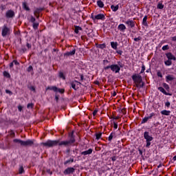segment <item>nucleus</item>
I'll list each match as a JSON object with an SVG mask.
<instances>
[{
  "label": "nucleus",
  "mask_w": 176,
  "mask_h": 176,
  "mask_svg": "<svg viewBox=\"0 0 176 176\" xmlns=\"http://www.w3.org/2000/svg\"><path fill=\"white\" fill-rule=\"evenodd\" d=\"M69 140L62 141L60 140H48L45 142H41V146H44V148H53L54 146H70L75 142V136L74 135V132L69 134Z\"/></svg>",
  "instance_id": "nucleus-1"
},
{
  "label": "nucleus",
  "mask_w": 176,
  "mask_h": 176,
  "mask_svg": "<svg viewBox=\"0 0 176 176\" xmlns=\"http://www.w3.org/2000/svg\"><path fill=\"white\" fill-rule=\"evenodd\" d=\"M120 68H123V66L118 62V65H111L110 66L104 67V70L111 69L114 74H119L120 72Z\"/></svg>",
  "instance_id": "nucleus-2"
},
{
  "label": "nucleus",
  "mask_w": 176,
  "mask_h": 176,
  "mask_svg": "<svg viewBox=\"0 0 176 176\" xmlns=\"http://www.w3.org/2000/svg\"><path fill=\"white\" fill-rule=\"evenodd\" d=\"M144 138L146 140V148H149L151 146V141H153V137L149 135V132L145 131L144 133Z\"/></svg>",
  "instance_id": "nucleus-3"
},
{
  "label": "nucleus",
  "mask_w": 176,
  "mask_h": 176,
  "mask_svg": "<svg viewBox=\"0 0 176 176\" xmlns=\"http://www.w3.org/2000/svg\"><path fill=\"white\" fill-rule=\"evenodd\" d=\"M1 35L5 38L8 35H10V28H8V25H4L1 30Z\"/></svg>",
  "instance_id": "nucleus-4"
},
{
  "label": "nucleus",
  "mask_w": 176,
  "mask_h": 176,
  "mask_svg": "<svg viewBox=\"0 0 176 176\" xmlns=\"http://www.w3.org/2000/svg\"><path fill=\"white\" fill-rule=\"evenodd\" d=\"M91 19L94 20V21H96V20H102L104 21L105 20V15L104 14H98L97 15H93L91 14Z\"/></svg>",
  "instance_id": "nucleus-5"
},
{
  "label": "nucleus",
  "mask_w": 176,
  "mask_h": 176,
  "mask_svg": "<svg viewBox=\"0 0 176 176\" xmlns=\"http://www.w3.org/2000/svg\"><path fill=\"white\" fill-rule=\"evenodd\" d=\"M132 80L134 83H142V76L140 74H134L132 76Z\"/></svg>",
  "instance_id": "nucleus-6"
},
{
  "label": "nucleus",
  "mask_w": 176,
  "mask_h": 176,
  "mask_svg": "<svg viewBox=\"0 0 176 176\" xmlns=\"http://www.w3.org/2000/svg\"><path fill=\"white\" fill-rule=\"evenodd\" d=\"M35 142V140H28L26 141H23L22 146H32L34 145V143Z\"/></svg>",
  "instance_id": "nucleus-7"
},
{
  "label": "nucleus",
  "mask_w": 176,
  "mask_h": 176,
  "mask_svg": "<svg viewBox=\"0 0 176 176\" xmlns=\"http://www.w3.org/2000/svg\"><path fill=\"white\" fill-rule=\"evenodd\" d=\"M73 173H75V168L72 167L67 168L63 171V174H65V175L73 174Z\"/></svg>",
  "instance_id": "nucleus-8"
},
{
  "label": "nucleus",
  "mask_w": 176,
  "mask_h": 176,
  "mask_svg": "<svg viewBox=\"0 0 176 176\" xmlns=\"http://www.w3.org/2000/svg\"><path fill=\"white\" fill-rule=\"evenodd\" d=\"M125 24H126L128 27H131V28H134L135 27V22L133 20H127L125 21Z\"/></svg>",
  "instance_id": "nucleus-9"
},
{
  "label": "nucleus",
  "mask_w": 176,
  "mask_h": 176,
  "mask_svg": "<svg viewBox=\"0 0 176 176\" xmlns=\"http://www.w3.org/2000/svg\"><path fill=\"white\" fill-rule=\"evenodd\" d=\"M14 16V11L10 10L6 12V16L8 19H13V16Z\"/></svg>",
  "instance_id": "nucleus-10"
},
{
  "label": "nucleus",
  "mask_w": 176,
  "mask_h": 176,
  "mask_svg": "<svg viewBox=\"0 0 176 176\" xmlns=\"http://www.w3.org/2000/svg\"><path fill=\"white\" fill-rule=\"evenodd\" d=\"M155 115H156V114H155V113H151L149 116L145 117L144 118L142 119V124L146 123V122H148V120L149 119H152V118H153V116H155Z\"/></svg>",
  "instance_id": "nucleus-11"
},
{
  "label": "nucleus",
  "mask_w": 176,
  "mask_h": 176,
  "mask_svg": "<svg viewBox=\"0 0 176 176\" xmlns=\"http://www.w3.org/2000/svg\"><path fill=\"white\" fill-rule=\"evenodd\" d=\"M79 85H80V82L77 80H74L71 82V86L74 90H76V86H79Z\"/></svg>",
  "instance_id": "nucleus-12"
},
{
  "label": "nucleus",
  "mask_w": 176,
  "mask_h": 176,
  "mask_svg": "<svg viewBox=\"0 0 176 176\" xmlns=\"http://www.w3.org/2000/svg\"><path fill=\"white\" fill-rule=\"evenodd\" d=\"M166 56L168 60H173L174 61H175V60H176L175 56H174V55H173V54H171V52H168V54H166Z\"/></svg>",
  "instance_id": "nucleus-13"
},
{
  "label": "nucleus",
  "mask_w": 176,
  "mask_h": 176,
  "mask_svg": "<svg viewBox=\"0 0 176 176\" xmlns=\"http://www.w3.org/2000/svg\"><path fill=\"white\" fill-rule=\"evenodd\" d=\"M75 53H76V50L74 49L72 51L67 52L65 53L64 56H67L69 57L70 56L75 55Z\"/></svg>",
  "instance_id": "nucleus-14"
},
{
  "label": "nucleus",
  "mask_w": 176,
  "mask_h": 176,
  "mask_svg": "<svg viewBox=\"0 0 176 176\" xmlns=\"http://www.w3.org/2000/svg\"><path fill=\"white\" fill-rule=\"evenodd\" d=\"M93 153V148H89L87 151H82L81 153V155H83L84 156H86V155H91Z\"/></svg>",
  "instance_id": "nucleus-15"
},
{
  "label": "nucleus",
  "mask_w": 176,
  "mask_h": 176,
  "mask_svg": "<svg viewBox=\"0 0 176 176\" xmlns=\"http://www.w3.org/2000/svg\"><path fill=\"white\" fill-rule=\"evenodd\" d=\"M118 28L121 32H124V31H126V25H124V24H120Z\"/></svg>",
  "instance_id": "nucleus-16"
},
{
  "label": "nucleus",
  "mask_w": 176,
  "mask_h": 176,
  "mask_svg": "<svg viewBox=\"0 0 176 176\" xmlns=\"http://www.w3.org/2000/svg\"><path fill=\"white\" fill-rule=\"evenodd\" d=\"M158 90L160 91H161V93H163V94H165V96H171L170 94L167 93V91H166V90L164 89V88L160 87H158Z\"/></svg>",
  "instance_id": "nucleus-17"
},
{
  "label": "nucleus",
  "mask_w": 176,
  "mask_h": 176,
  "mask_svg": "<svg viewBox=\"0 0 176 176\" xmlns=\"http://www.w3.org/2000/svg\"><path fill=\"white\" fill-rule=\"evenodd\" d=\"M46 90H52V91H55L56 93H57V91H58V88H57V87L56 86L47 87L46 88Z\"/></svg>",
  "instance_id": "nucleus-18"
},
{
  "label": "nucleus",
  "mask_w": 176,
  "mask_h": 176,
  "mask_svg": "<svg viewBox=\"0 0 176 176\" xmlns=\"http://www.w3.org/2000/svg\"><path fill=\"white\" fill-rule=\"evenodd\" d=\"M22 7L24 10H27L28 12L30 11V7L27 5V2H23Z\"/></svg>",
  "instance_id": "nucleus-19"
},
{
  "label": "nucleus",
  "mask_w": 176,
  "mask_h": 176,
  "mask_svg": "<svg viewBox=\"0 0 176 176\" xmlns=\"http://www.w3.org/2000/svg\"><path fill=\"white\" fill-rule=\"evenodd\" d=\"M162 115H164L165 116H170L171 111L167 110H163L161 111Z\"/></svg>",
  "instance_id": "nucleus-20"
},
{
  "label": "nucleus",
  "mask_w": 176,
  "mask_h": 176,
  "mask_svg": "<svg viewBox=\"0 0 176 176\" xmlns=\"http://www.w3.org/2000/svg\"><path fill=\"white\" fill-rule=\"evenodd\" d=\"M166 82L168 83L171 80H174V76L171 75H168L166 76Z\"/></svg>",
  "instance_id": "nucleus-21"
},
{
  "label": "nucleus",
  "mask_w": 176,
  "mask_h": 176,
  "mask_svg": "<svg viewBox=\"0 0 176 176\" xmlns=\"http://www.w3.org/2000/svg\"><path fill=\"white\" fill-rule=\"evenodd\" d=\"M111 10H113V12H118V10H119V5H117V6L111 5Z\"/></svg>",
  "instance_id": "nucleus-22"
},
{
  "label": "nucleus",
  "mask_w": 176,
  "mask_h": 176,
  "mask_svg": "<svg viewBox=\"0 0 176 176\" xmlns=\"http://www.w3.org/2000/svg\"><path fill=\"white\" fill-rule=\"evenodd\" d=\"M146 20H148V16H145L143 18V21H142V25H144V27H148V22H146Z\"/></svg>",
  "instance_id": "nucleus-23"
},
{
  "label": "nucleus",
  "mask_w": 176,
  "mask_h": 176,
  "mask_svg": "<svg viewBox=\"0 0 176 176\" xmlns=\"http://www.w3.org/2000/svg\"><path fill=\"white\" fill-rule=\"evenodd\" d=\"M13 142H15L16 144H20V145L23 146V140H21L20 139H14L13 140Z\"/></svg>",
  "instance_id": "nucleus-24"
},
{
  "label": "nucleus",
  "mask_w": 176,
  "mask_h": 176,
  "mask_svg": "<svg viewBox=\"0 0 176 176\" xmlns=\"http://www.w3.org/2000/svg\"><path fill=\"white\" fill-rule=\"evenodd\" d=\"M74 27H75L74 32L76 34H79V31H82V28H80V26L75 25Z\"/></svg>",
  "instance_id": "nucleus-25"
},
{
  "label": "nucleus",
  "mask_w": 176,
  "mask_h": 176,
  "mask_svg": "<svg viewBox=\"0 0 176 176\" xmlns=\"http://www.w3.org/2000/svg\"><path fill=\"white\" fill-rule=\"evenodd\" d=\"M111 46L113 49H114L115 50H116V49H118V43H115V42H111Z\"/></svg>",
  "instance_id": "nucleus-26"
},
{
  "label": "nucleus",
  "mask_w": 176,
  "mask_h": 176,
  "mask_svg": "<svg viewBox=\"0 0 176 176\" xmlns=\"http://www.w3.org/2000/svg\"><path fill=\"white\" fill-rule=\"evenodd\" d=\"M114 137H116V133H115V132H112L110 135L109 136V141H112L113 138Z\"/></svg>",
  "instance_id": "nucleus-27"
},
{
  "label": "nucleus",
  "mask_w": 176,
  "mask_h": 176,
  "mask_svg": "<svg viewBox=\"0 0 176 176\" xmlns=\"http://www.w3.org/2000/svg\"><path fill=\"white\" fill-rule=\"evenodd\" d=\"M97 5L99 8H104V2H102L101 0H98L97 1Z\"/></svg>",
  "instance_id": "nucleus-28"
},
{
  "label": "nucleus",
  "mask_w": 176,
  "mask_h": 176,
  "mask_svg": "<svg viewBox=\"0 0 176 176\" xmlns=\"http://www.w3.org/2000/svg\"><path fill=\"white\" fill-rule=\"evenodd\" d=\"M103 65L104 67H111V65H109V62L108 60H103Z\"/></svg>",
  "instance_id": "nucleus-29"
},
{
  "label": "nucleus",
  "mask_w": 176,
  "mask_h": 176,
  "mask_svg": "<svg viewBox=\"0 0 176 176\" xmlns=\"http://www.w3.org/2000/svg\"><path fill=\"white\" fill-rule=\"evenodd\" d=\"M32 27H33L34 30H38V28L39 27V23L34 22L32 25Z\"/></svg>",
  "instance_id": "nucleus-30"
},
{
  "label": "nucleus",
  "mask_w": 176,
  "mask_h": 176,
  "mask_svg": "<svg viewBox=\"0 0 176 176\" xmlns=\"http://www.w3.org/2000/svg\"><path fill=\"white\" fill-rule=\"evenodd\" d=\"M43 10V8H36V10L34 11V14H39L40 12H42Z\"/></svg>",
  "instance_id": "nucleus-31"
},
{
  "label": "nucleus",
  "mask_w": 176,
  "mask_h": 176,
  "mask_svg": "<svg viewBox=\"0 0 176 176\" xmlns=\"http://www.w3.org/2000/svg\"><path fill=\"white\" fill-rule=\"evenodd\" d=\"M69 163H74V158H71L70 160L65 161L64 164L66 166V164H69Z\"/></svg>",
  "instance_id": "nucleus-32"
},
{
  "label": "nucleus",
  "mask_w": 176,
  "mask_h": 176,
  "mask_svg": "<svg viewBox=\"0 0 176 176\" xmlns=\"http://www.w3.org/2000/svg\"><path fill=\"white\" fill-rule=\"evenodd\" d=\"M96 140H100V138H101V136L102 135V133H96Z\"/></svg>",
  "instance_id": "nucleus-33"
},
{
  "label": "nucleus",
  "mask_w": 176,
  "mask_h": 176,
  "mask_svg": "<svg viewBox=\"0 0 176 176\" xmlns=\"http://www.w3.org/2000/svg\"><path fill=\"white\" fill-rule=\"evenodd\" d=\"M171 64H173V62L170 59L165 61V65L170 66V65H171Z\"/></svg>",
  "instance_id": "nucleus-34"
},
{
  "label": "nucleus",
  "mask_w": 176,
  "mask_h": 176,
  "mask_svg": "<svg viewBox=\"0 0 176 176\" xmlns=\"http://www.w3.org/2000/svg\"><path fill=\"white\" fill-rule=\"evenodd\" d=\"M157 9H163L164 8V5L162 3H159L157 6Z\"/></svg>",
  "instance_id": "nucleus-35"
},
{
  "label": "nucleus",
  "mask_w": 176,
  "mask_h": 176,
  "mask_svg": "<svg viewBox=\"0 0 176 176\" xmlns=\"http://www.w3.org/2000/svg\"><path fill=\"white\" fill-rule=\"evenodd\" d=\"M30 21V23H32V24H34V23H36L35 21H36V19H35V17L31 16Z\"/></svg>",
  "instance_id": "nucleus-36"
},
{
  "label": "nucleus",
  "mask_w": 176,
  "mask_h": 176,
  "mask_svg": "<svg viewBox=\"0 0 176 176\" xmlns=\"http://www.w3.org/2000/svg\"><path fill=\"white\" fill-rule=\"evenodd\" d=\"M3 76L6 78H10V74L8 72H3Z\"/></svg>",
  "instance_id": "nucleus-37"
},
{
  "label": "nucleus",
  "mask_w": 176,
  "mask_h": 176,
  "mask_svg": "<svg viewBox=\"0 0 176 176\" xmlns=\"http://www.w3.org/2000/svg\"><path fill=\"white\" fill-rule=\"evenodd\" d=\"M162 86L166 89V90H168L170 89V87L166 83H163Z\"/></svg>",
  "instance_id": "nucleus-38"
},
{
  "label": "nucleus",
  "mask_w": 176,
  "mask_h": 176,
  "mask_svg": "<svg viewBox=\"0 0 176 176\" xmlns=\"http://www.w3.org/2000/svg\"><path fill=\"white\" fill-rule=\"evenodd\" d=\"M59 77L61 78L62 79L65 80V76H64V73L61 72L59 73Z\"/></svg>",
  "instance_id": "nucleus-39"
},
{
  "label": "nucleus",
  "mask_w": 176,
  "mask_h": 176,
  "mask_svg": "<svg viewBox=\"0 0 176 176\" xmlns=\"http://www.w3.org/2000/svg\"><path fill=\"white\" fill-rule=\"evenodd\" d=\"M19 174H23L24 173V168L23 166H21L19 170Z\"/></svg>",
  "instance_id": "nucleus-40"
},
{
  "label": "nucleus",
  "mask_w": 176,
  "mask_h": 176,
  "mask_svg": "<svg viewBox=\"0 0 176 176\" xmlns=\"http://www.w3.org/2000/svg\"><path fill=\"white\" fill-rule=\"evenodd\" d=\"M106 46L107 45L105 44H100L98 46V47H99V49H105Z\"/></svg>",
  "instance_id": "nucleus-41"
},
{
  "label": "nucleus",
  "mask_w": 176,
  "mask_h": 176,
  "mask_svg": "<svg viewBox=\"0 0 176 176\" xmlns=\"http://www.w3.org/2000/svg\"><path fill=\"white\" fill-rule=\"evenodd\" d=\"M142 39V37L138 36V38H134L133 41H135V42H138V41H141Z\"/></svg>",
  "instance_id": "nucleus-42"
},
{
  "label": "nucleus",
  "mask_w": 176,
  "mask_h": 176,
  "mask_svg": "<svg viewBox=\"0 0 176 176\" xmlns=\"http://www.w3.org/2000/svg\"><path fill=\"white\" fill-rule=\"evenodd\" d=\"M65 91V90H64V89H58V88L57 92L60 93L61 94H63Z\"/></svg>",
  "instance_id": "nucleus-43"
},
{
  "label": "nucleus",
  "mask_w": 176,
  "mask_h": 176,
  "mask_svg": "<svg viewBox=\"0 0 176 176\" xmlns=\"http://www.w3.org/2000/svg\"><path fill=\"white\" fill-rule=\"evenodd\" d=\"M168 45H164L162 47V50H168Z\"/></svg>",
  "instance_id": "nucleus-44"
},
{
  "label": "nucleus",
  "mask_w": 176,
  "mask_h": 176,
  "mask_svg": "<svg viewBox=\"0 0 176 176\" xmlns=\"http://www.w3.org/2000/svg\"><path fill=\"white\" fill-rule=\"evenodd\" d=\"M122 115H126V109H122L120 111Z\"/></svg>",
  "instance_id": "nucleus-45"
},
{
  "label": "nucleus",
  "mask_w": 176,
  "mask_h": 176,
  "mask_svg": "<svg viewBox=\"0 0 176 176\" xmlns=\"http://www.w3.org/2000/svg\"><path fill=\"white\" fill-rule=\"evenodd\" d=\"M6 93L7 94H10V96H12V94H13V92H12L10 90H9V89H6Z\"/></svg>",
  "instance_id": "nucleus-46"
},
{
  "label": "nucleus",
  "mask_w": 176,
  "mask_h": 176,
  "mask_svg": "<svg viewBox=\"0 0 176 176\" xmlns=\"http://www.w3.org/2000/svg\"><path fill=\"white\" fill-rule=\"evenodd\" d=\"M144 72H145V65H142V70L140 72V74H144Z\"/></svg>",
  "instance_id": "nucleus-47"
},
{
  "label": "nucleus",
  "mask_w": 176,
  "mask_h": 176,
  "mask_svg": "<svg viewBox=\"0 0 176 176\" xmlns=\"http://www.w3.org/2000/svg\"><path fill=\"white\" fill-rule=\"evenodd\" d=\"M27 108H34V104H32V103H29V104L27 105Z\"/></svg>",
  "instance_id": "nucleus-48"
},
{
  "label": "nucleus",
  "mask_w": 176,
  "mask_h": 176,
  "mask_svg": "<svg viewBox=\"0 0 176 176\" xmlns=\"http://www.w3.org/2000/svg\"><path fill=\"white\" fill-rule=\"evenodd\" d=\"M12 62L15 65H20V63H19L16 60H14Z\"/></svg>",
  "instance_id": "nucleus-49"
},
{
  "label": "nucleus",
  "mask_w": 176,
  "mask_h": 176,
  "mask_svg": "<svg viewBox=\"0 0 176 176\" xmlns=\"http://www.w3.org/2000/svg\"><path fill=\"white\" fill-rule=\"evenodd\" d=\"M157 75L160 78H163V75L162 74V72H157Z\"/></svg>",
  "instance_id": "nucleus-50"
},
{
  "label": "nucleus",
  "mask_w": 176,
  "mask_h": 176,
  "mask_svg": "<svg viewBox=\"0 0 176 176\" xmlns=\"http://www.w3.org/2000/svg\"><path fill=\"white\" fill-rule=\"evenodd\" d=\"M111 119H115L116 120H118V119H120V116H118L116 117L112 116Z\"/></svg>",
  "instance_id": "nucleus-51"
},
{
  "label": "nucleus",
  "mask_w": 176,
  "mask_h": 176,
  "mask_svg": "<svg viewBox=\"0 0 176 176\" xmlns=\"http://www.w3.org/2000/svg\"><path fill=\"white\" fill-rule=\"evenodd\" d=\"M166 107H167V108H170V105H171V103H170V102H166L165 103Z\"/></svg>",
  "instance_id": "nucleus-52"
},
{
  "label": "nucleus",
  "mask_w": 176,
  "mask_h": 176,
  "mask_svg": "<svg viewBox=\"0 0 176 176\" xmlns=\"http://www.w3.org/2000/svg\"><path fill=\"white\" fill-rule=\"evenodd\" d=\"M33 68L32 66H29L28 68V72H31L32 71Z\"/></svg>",
  "instance_id": "nucleus-53"
},
{
  "label": "nucleus",
  "mask_w": 176,
  "mask_h": 176,
  "mask_svg": "<svg viewBox=\"0 0 176 176\" xmlns=\"http://www.w3.org/2000/svg\"><path fill=\"white\" fill-rule=\"evenodd\" d=\"M18 109L19 112H21V111H23V107H21V105L18 106Z\"/></svg>",
  "instance_id": "nucleus-54"
},
{
  "label": "nucleus",
  "mask_w": 176,
  "mask_h": 176,
  "mask_svg": "<svg viewBox=\"0 0 176 176\" xmlns=\"http://www.w3.org/2000/svg\"><path fill=\"white\" fill-rule=\"evenodd\" d=\"M136 87H140L141 82H135Z\"/></svg>",
  "instance_id": "nucleus-55"
},
{
  "label": "nucleus",
  "mask_w": 176,
  "mask_h": 176,
  "mask_svg": "<svg viewBox=\"0 0 176 176\" xmlns=\"http://www.w3.org/2000/svg\"><path fill=\"white\" fill-rule=\"evenodd\" d=\"M26 46H27L28 49H31V47H32L31 44H30L28 43H27Z\"/></svg>",
  "instance_id": "nucleus-56"
},
{
  "label": "nucleus",
  "mask_w": 176,
  "mask_h": 176,
  "mask_svg": "<svg viewBox=\"0 0 176 176\" xmlns=\"http://www.w3.org/2000/svg\"><path fill=\"white\" fill-rule=\"evenodd\" d=\"M111 159L112 162H116V156L111 157Z\"/></svg>",
  "instance_id": "nucleus-57"
},
{
  "label": "nucleus",
  "mask_w": 176,
  "mask_h": 176,
  "mask_svg": "<svg viewBox=\"0 0 176 176\" xmlns=\"http://www.w3.org/2000/svg\"><path fill=\"white\" fill-rule=\"evenodd\" d=\"M97 112H98V111L94 110V111L93 112V116H96V115H97Z\"/></svg>",
  "instance_id": "nucleus-58"
},
{
  "label": "nucleus",
  "mask_w": 176,
  "mask_h": 176,
  "mask_svg": "<svg viewBox=\"0 0 176 176\" xmlns=\"http://www.w3.org/2000/svg\"><path fill=\"white\" fill-rule=\"evenodd\" d=\"M14 62L12 61L11 63H10V68H13Z\"/></svg>",
  "instance_id": "nucleus-59"
},
{
  "label": "nucleus",
  "mask_w": 176,
  "mask_h": 176,
  "mask_svg": "<svg viewBox=\"0 0 176 176\" xmlns=\"http://www.w3.org/2000/svg\"><path fill=\"white\" fill-rule=\"evenodd\" d=\"M47 173L48 174H50V175H52V173L50 171V169H47Z\"/></svg>",
  "instance_id": "nucleus-60"
},
{
  "label": "nucleus",
  "mask_w": 176,
  "mask_h": 176,
  "mask_svg": "<svg viewBox=\"0 0 176 176\" xmlns=\"http://www.w3.org/2000/svg\"><path fill=\"white\" fill-rule=\"evenodd\" d=\"M114 129H118V124L116 122H114Z\"/></svg>",
  "instance_id": "nucleus-61"
},
{
  "label": "nucleus",
  "mask_w": 176,
  "mask_h": 176,
  "mask_svg": "<svg viewBox=\"0 0 176 176\" xmlns=\"http://www.w3.org/2000/svg\"><path fill=\"white\" fill-rule=\"evenodd\" d=\"M55 100H56V102H58V96H55Z\"/></svg>",
  "instance_id": "nucleus-62"
},
{
  "label": "nucleus",
  "mask_w": 176,
  "mask_h": 176,
  "mask_svg": "<svg viewBox=\"0 0 176 176\" xmlns=\"http://www.w3.org/2000/svg\"><path fill=\"white\" fill-rule=\"evenodd\" d=\"M172 41H173L174 42H175V41H176V36H175L172 37Z\"/></svg>",
  "instance_id": "nucleus-63"
},
{
  "label": "nucleus",
  "mask_w": 176,
  "mask_h": 176,
  "mask_svg": "<svg viewBox=\"0 0 176 176\" xmlns=\"http://www.w3.org/2000/svg\"><path fill=\"white\" fill-rule=\"evenodd\" d=\"M144 82L142 81V84H140V87H144Z\"/></svg>",
  "instance_id": "nucleus-64"
}]
</instances>
